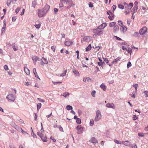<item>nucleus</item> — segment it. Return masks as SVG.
Wrapping results in <instances>:
<instances>
[{"label":"nucleus","instance_id":"nucleus-10","mask_svg":"<svg viewBox=\"0 0 148 148\" xmlns=\"http://www.w3.org/2000/svg\"><path fill=\"white\" fill-rule=\"evenodd\" d=\"M41 64L42 65H43L44 64H48V62L46 59L42 57L41 59Z\"/></svg>","mask_w":148,"mask_h":148},{"label":"nucleus","instance_id":"nucleus-49","mask_svg":"<svg viewBox=\"0 0 148 148\" xmlns=\"http://www.w3.org/2000/svg\"><path fill=\"white\" fill-rule=\"evenodd\" d=\"M82 127L81 125H78L76 127V129L77 131L80 130V129L82 128Z\"/></svg>","mask_w":148,"mask_h":148},{"label":"nucleus","instance_id":"nucleus-23","mask_svg":"<svg viewBox=\"0 0 148 148\" xmlns=\"http://www.w3.org/2000/svg\"><path fill=\"white\" fill-rule=\"evenodd\" d=\"M69 93L68 92H66L63 93L62 96L65 98L68 97L69 95Z\"/></svg>","mask_w":148,"mask_h":148},{"label":"nucleus","instance_id":"nucleus-55","mask_svg":"<svg viewBox=\"0 0 148 148\" xmlns=\"http://www.w3.org/2000/svg\"><path fill=\"white\" fill-rule=\"evenodd\" d=\"M138 136H141V137H143L144 136V134L142 133H139L138 134Z\"/></svg>","mask_w":148,"mask_h":148},{"label":"nucleus","instance_id":"nucleus-58","mask_svg":"<svg viewBox=\"0 0 148 148\" xmlns=\"http://www.w3.org/2000/svg\"><path fill=\"white\" fill-rule=\"evenodd\" d=\"M88 5L90 7H92L93 5L91 2H89L88 3Z\"/></svg>","mask_w":148,"mask_h":148},{"label":"nucleus","instance_id":"nucleus-57","mask_svg":"<svg viewBox=\"0 0 148 148\" xmlns=\"http://www.w3.org/2000/svg\"><path fill=\"white\" fill-rule=\"evenodd\" d=\"M4 68L5 70H8V66L7 65H5L4 66Z\"/></svg>","mask_w":148,"mask_h":148},{"label":"nucleus","instance_id":"nucleus-28","mask_svg":"<svg viewBox=\"0 0 148 148\" xmlns=\"http://www.w3.org/2000/svg\"><path fill=\"white\" fill-rule=\"evenodd\" d=\"M133 86L135 88V92L136 93L137 90V87L138 86V84H134L133 85Z\"/></svg>","mask_w":148,"mask_h":148},{"label":"nucleus","instance_id":"nucleus-32","mask_svg":"<svg viewBox=\"0 0 148 148\" xmlns=\"http://www.w3.org/2000/svg\"><path fill=\"white\" fill-rule=\"evenodd\" d=\"M66 108L68 110H71L73 109L72 107L70 106V105H67L66 106Z\"/></svg>","mask_w":148,"mask_h":148},{"label":"nucleus","instance_id":"nucleus-59","mask_svg":"<svg viewBox=\"0 0 148 148\" xmlns=\"http://www.w3.org/2000/svg\"><path fill=\"white\" fill-rule=\"evenodd\" d=\"M103 60L106 63H108L109 62V61L107 58H103Z\"/></svg>","mask_w":148,"mask_h":148},{"label":"nucleus","instance_id":"nucleus-15","mask_svg":"<svg viewBox=\"0 0 148 148\" xmlns=\"http://www.w3.org/2000/svg\"><path fill=\"white\" fill-rule=\"evenodd\" d=\"M106 106L108 108H114V105L113 103H107L106 104Z\"/></svg>","mask_w":148,"mask_h":148},{"label":"nucleus","instance_id":"nucleus-31","mask_svg":"<svg viewBox=\"0 0 148 148\" xmlns=\"http://www.w3.org/2000/svg\"><path fill=\"white\" fill-rule=\"evenodd\" d=\"M37 4L36 3L35 1H33L32 3V6L34 8Z\"/></svg>","mask_w":148,"mask_h":148},{"label":"nucleus","instance_id":"nucleus-35","mask_svg":"<svg viewBox=\"0 0 148 148\" xmlns=\"http://www.w3.org/2000/svg\"><path fill=\"white\" fill-rule=\"evenodd\" d=\"M114 30L115 31H117L119 30V27L117 25L115 26L114 27Z\"/></svg>","mask_w":148,"mask_h":148},{"label":"nucleus","instance_id":"nucleus-51","mask_svg":"<svg viewBox=\"0 0 148 148\" xmlns=\"http://www.w3.org/2000/svg\"><path fill=\"white\" fill-rule=\"evenodd\" d=\"M31 135L34 138L36 137V135L33 132V131L31 133Z\"/></svg>","mask_w":148,"mask_h":148},{"label":"nucleus","instance_id":"nucleus-48","mask_svg":"<svg viewBox=\"0 0 148 148\" xmlns=\"http://www.w3.org/2000/svg\"><path fill=\"white\" fill-rule=\"evenodd\" d=\"M139 33L138 32H135L133 34V36L135 37H137L138 36Z\"/></svg>","mask_w":148,"mask_h":148},{"label":"nucleus","instance_id":"nucleus-53","mask_svg":"<svg viewBox=\"0 0 148 148\" xmlns=\"http://www.w3.org/2000/svg\"><path fill=\"white\" fill-rule=\"evenodd\" d=\"M58 128H59L61 132H63V128L62 127L59 125L58 126Z\"/></svg>","mask_w":148,"mask_h":148},{"label":"nucleus","instance_id":"nucleus-42","mask_svg":"<svg viewBox=\"0 0 148 148\" xmlns=\"http://www.w3.org/2000/svg\"><path fill=\"white\" fill-rule=\"evenodd\" d=\"M66 70L63 73H62L60 75V76L63 77L65 76L66 75Z\"/></svg>","mask_w":148,"mask_h":148},{"label":"nucleus","instance_id":"nucleus-62","mask_svg":"<svg viewBox=\"0 0 148 148\" xmlns=\"http://www.w3.org/2000/svg\"><path fill=\"white\" fill-rule=\"evenodd\" d=\"M104 63V62H98V64L99 66H101Z\"/></svg>","mask_w":148,"mask_h":148},{"label":"nucleus","instance_id":"nucleus-54","mask_svg":"<svg viewBox=\"0 0 148 148\" xmlns=\"http://www.w3.org/2000/svg\"><path fill=\"white\" fill-rule=\"evenodd\" d=\"M21 8L19 7H18L16 9L15 11V12L17 14Z\"/></svg>","mask_w":148,"mask_h":148},{"label":"nucleus","instance_id":"nucleus-60","mask_svg":"<svg viewBox=\"0 0 148 148\" xmlns=\"http://www.w3.org/2000/svg\"><path fill=\"white\" fill-rule=\"evenodd\" d=\"M127 52L129 53H130V54H131L132 52V50L131 49L129 48L128 49H127Z\"/></svg>","mask_w":148,"mask_h":148},{"label":"nucleus","instance_id":"nucleus-44","mask_svg":"<svg viewBox=\"0 0 148 148\" xmlns=\"http://www.w3.org/2000/svg\"><path fill=\"white\" fill-rule=\"evenodd\" d=\"M54 11L55 14H57L58 12V9L56 8H54Z\"/></svg>","mask_w":148,"mask_h":148},{"label":"nucleus","instance_id":"nucleus-22","mask_svg":"<svg viewBox=\"0 0 148 148\" xmlns=\"http://www.w3.org/2000/svg\"><path fill=\"white\" fill-rule=\"evenodd\" d=\"M85 130V128L82 127V128L80 129L79 130H78L77 132V133L78 134H80L82 133Z\"/></svg>","mask_w":148,"mask_h":148},{"label":"nucleus","instance_id":"nucleus-56","mask_svg":"<svg viewBox=\"0 0 148 148\" xmlns=\"http://www.w3.org/2000/svg\"><path fill=\"white\" fill-rule=\"evenodd\" d=\"M37 99L38 100L44 103L45 101L43 99H42L40 98H37Z\"/></svg>","mask_w":148,"mask_h":148},{"label":"nucleus","instance_id":"nucleus-25","mask_svg":"<svg viewBox=\"0 0 148 148\" xmlns=\"http://www.w3.org/2000/svg\"><path fill=\"white\" fill-rule=\"evenodd\" d=\"M100 87L101 89H103V90L104 91L106 90V86L104 85L103 84H102L100 86Z\"/></svg>","mask_w":148,"mask_h":148},{"label":"nucleus","instance_id":"nucleus-47","mask_svg":"<svg viewBox=\"0 0 148 148\" xmlns=\"http://www.w3.org/2000/svg\"><path fill=\"white\" fill-rule=\"evenodd\" d=\"M132 65V64L130 62H128L127 64V68H129Z\"/></svg>","mask_w":148,"mask_h":148},{"label":"nucleus","instance_id":"nucleus-5","mask_svg":"<svg viewBox=\"0 0 148 148\" xmlns=\"http://www.w3.org/2000/svg\"><path fill=\"white\" fill-rule=\"evenodd\" d=\"M147 29L146 27H144L140 29L139 33L140 35L145 34L147 32Z\"/></svg>","mask_w":148,"mask_h":148},{"label":"nucleus","instance_id":"nucleus-61","mask_svg":"<svg viewBox=\"0 0 148 148\" xmlns=\"http://www.w3.org/2000/svg\"><path fill=\"white\" fill-rule=\"evenodd\" d=\"M118 24H119V25H123V22H122L121 21V20H119L118 21Z\"/></svg>","mask_w":148,"mask_h":148},{"label":"nucleus","instance_id":"nucleus-16","mask_svg":"<svg viewBox=\"0 0 148 148\" xmlns=\"http://www.w3.org/2000/svg\"><path fill=\"white\" fill-rule=\"evenodd\" d=\"M50 7V6L49 5H46L42 10H44L45 12L46 13L49 10Z\"/></svg>","mask_w":148,"mask_h":148},{"label":"nucleus","instance_id":"nucleus-64","mask_svg":"<svg viewBox=\"0 0 148 148\" xmlns=\"http://www.w3.org/2000/svg\"><path fill=\"white\" fill-rule=\"evenodd\" d=\"M144 93L145 94V97H148V91H145L144 92Z\"/></svg>","mask_w":148,"mask_h":148},{"label":"nucleus","instance_id":"nucleus-29","mask_svg":"<svg viewBox=\"0 0 148 148\" xmlns=\"http://www.w3.org/2000/svg\"><path fill=\"white\" fill-rule=\"evenodd\" d=\"M42 104L41 103H38L37 104V109L38 111L40 108L41 107Z\"/></svg>","mask_w":148,"mask_h":148},{"label":"nucleus","instance_id":"nucleus-26","mask_svg":"<svg viewBox=\"0 0 148 148\" xmlns=\"http://www.w3.org/2000/svg\"><path fill=\"white\" fill-rule=\"evenodd\" d=\"M138 9V6H134L133 8L132 9V10L134 12L132 14H133L134 13L136 12L137 10Z\"/></svg>","mask_w":148,"mask_h":148},{"label":"nucleus","instance_id":"nucleus-36","mask_svg":"<svg viewBox=\"0 0 148 148\" xmlns=\"http://www.w3.org/2000/svg\"><path fill=\"white\" fill-rule=\"evenodd\" d=\"M60 2H61V3H60L59 4V7L60 8H62L64 6V3H63L62 1V0H60Z\"/></svg>","mask_w":148,"mask_h":148},{"label":"nucleus","instance_id":"nucleus-24","mask_svg":"<svg viewBox=\"0 0 148 148\" xmlns=\"http://www.w3.org/2000/svg\"><path fill=\"white\" fill-rule=\"evenodd\" d=\"M121 59V58L120 57H118L115 59L112 62V63L113 64L114 63H116L117 62L119 61Z\"/></svg>","mask_w":148,"mask_h":148},{"label":"nucleus","instance_id":"nucleus-6","mask_svg":"<svg viewBox=\"0 0 148 148\" xmlns=\"http://www.w3.org/2000/svg\"><path fill=\"white\" fill-rule=\"evenodd\" d=\"M41 129L40 130V131L38 132L37 134L38 136L40 137H41L42 136H44V130L43 128L42 124V123H41Z\"/></svg>","mask_w":148,"mask_h":148},{"label":"nucleus","instance_id":"nucleus-2","mask_svg":"<svg viewBox=\"0 0 148 148\" xmlns=\"http://www.w3.org/2000/svg\"><path fill=\"white\" fill-rule=\"evenodd\" d=\"M96 115L95 116L94 120L95 121L97 122L99 121L101 118L102 115L101 112L99 110H97L96 112Z\"/></svg>","mask_w":148,"mask_h":148},{"label":"nucleus","instance_id":"nucleus-45","mask_svg":"<svg viewBox=\"0 0 148 148\" xmlns=\"http://www.w3.org/2000/svg\"><path fill=\"white\" fill-rule=\"evenodd\" d=\"M76 122L78 124H80L81 123V119L79 118L77 119L76 120Z\"/></svg>","mask_w":148,"mask_h":148},{"label":"nucleus","instance_id":"nucleus-50","mask_svg":"<svg viewBox=\"0 0 148 148\" xmlns=\"http://www.w3.org/2000/svg\"><path fill=\"white\" fill-rule=\"evenodd\" d=\"M11 126L13 127H14V128H15V127L16 126H17V125H16L15 123H11Z\"/></svg>","mask_w":148,"mask_h":148},{"label":"nucleus","instance_id":"nucleus-13","mask_svg":"<svg viewBox=\"0 0 148 148\" xmlns=\"http://www.w3.org/2000/svg\"><path fill=\"white\" fill-rule=\"evenodd\" d=\"M32 60L34 61V64H36V62L37 60L40 61V59H39L38 57L35 56H32Z\"/></svg>","mask_w":148,"mask_h":148},{"label":"nucleus","instance_id":"nucleus-17","mask_svg":"<svg viewBox=\"0 0 148 148\" xmlns=\"http://www.w3.org/2000/svg\"><path fill=\"white\" fill-rule=\"evenodd\" d=\"M107 26V24L106 23H102L101 25L100 26H99L98 27H99V28H101L102 29H103Z\"/></svg>","mask_w":148,"mask_h":148},{"label":"nucleus","instance_id":"nucleus-34","mask_svg":"<svg viewBox=\"0 0 148 148\" xmlns=\"http://www.w3.org/2000/svg\"><path fill=\"white\" fill-rule=\"evenodd\" d=\"M12 0H7L6 2V4L7 6H9L11 3Z\"/></svg>","mask_w":148,"mask_h":148},{"label":"nucleus","instance_id":"nucleus-39","mask_svg":"<svg viewBox=\"0 0 148 148\" xmlns=\"http://www.w3.org/2000/svg\"><path fill=\"white\" fill-rule=\"evenodd\" d=\"M94 123V121L92 119H91L90 120V126H92Z\"/></svg>","mask_w":148,"mask_h":148},{"label":"nucleus","instance_id":"nucleus-33","mask_svg":"<svg viewBox=\"0 0 148 148\" xmlns=\"http://www.w3.org/2000/svg\"><path fill=\"white\" fill-rule=\"evenodd\" d=\"M116 23L115 22H113L111 23L109 25V26L110 27H112L114 26L116 24Z\"/></svg>","mask_w":148,"mask_h":148},{"label":"nucleus","instance_id":"nucleus-41","mask_svg":"<svg viewBox=\"0 0 148 148\" xmlns=\"http://www.w3.org/2000/svg\"><path fill=\"white\" fill-rule=\"evenodd\" d=\"M114 141L115 143H116L117 144H121V142L119 140L115 139L114 140Z\"/></svg>","mask_w":148,"mask_h":148},{"label":"nucleus","instance_id":"nucleus-40","mask_svg":"<svg viewBox=\"0 0 148 148\" xmlns=\"http://www.w3.org/2000/svg\"><path fill=\"white\" fill-rule=\"evenodd\" d=\"M12 48L14 51H16L18 50V47H16L14 45H12Z\"/></svg>","mask_w":148,"mask_h":148},{"label":"nucleus","instance_id":"nucleus-1","mask_svg":"<svg viewBox=\"0 0 148 148\" xmlns=\"http://www.w3.org/2000/svg\"><path fill=\"white\" fill-rule=\"evenodd\" d=\"M93 32L97 35L99 36L103 34V30L101 28L98 27L97 28L93 30Z\"/></svg>","mask_w":148,"mask_h":148},{"label":"nucleus","instance_id":"nucleus-8","mask_svg":"<svg viewBox=\"0 0 148 148\" xmlns=\"http://www.w3.org/2000/svg\"><path fill=\"white\" fill-rule=\"evenodd\" d=\"M133 3H130L129 5H128L125 8V10L127 11H130V10H131L132 8L133 7Z\"/></svg>","mask_w":148,"mask_h":148},{"label":"nucleus","instance_id":"nucleus-9","mask_svg":"<svg viewBox=\"0 0 148 148\" xmlns=\"http://www.w3.org/2000/svg\"><path fill=\"white\" fill-rule=\"evenodd\" d=\"M120 30L122 33H124L127 30V28L124 25L121 26L120 28Z\"/></svg>","mask_w":148,"mask_h":148},{"label":"nucleus","instance_id":"nucleus-20","mask_svg":"<svg viewBox=\"0 0 148 148\" xmlns=\"http://www.w3.org/2000/svg\"><path fill=\"white\" fill-rule=\"evenodd\" d=\"M24 70L26 74L28 75H29L30 74V71L26 67H24Z\"/></svg>","mask_w":148,"mask_h":148},{"label":"nucleus","instance_id":"nucleus-7","mask_svg":"<svg viewBox=\"0 0 148 148\" xmlns=\"http://www.w3.org/2000/svg\"><path fill=\"white\" fill-rule=\"evenodd\" d=\"M46 14V13L44 10L42 9V10H38V15L39 17H43Z\"/></svg>","mask_w":148,"mask_h":148},{"label":"nucleus","instance_id":"nucleus-27","mask_svg":"<svg viewBox=\"0 0 148 148\" xmlns=\"http://www.w3.org/2000/svg\"><path fill=\"white\" fill-rule=\"evenodd\" d=\"M91 48V46L90 44L86 48V51H87L90 50Z\"/></svg>","mask_w":148,"mask_h":148},{"label":"nucleus","instance_id":"nucleus-21","mask_svg":"<svg viewBox=\"0 0 148 148\" xmlns=\"http://www.w3.org/2000/svg\"><path fill=\"white\" fill-rule=\"evenodd\" d=\"M42 140L44 142H46L47 140V138L46 136H45L44 135V136H42L41 137H40Z\"/></svg>","mask_w":148,"mask_h":148},{"label":"nucleus","instance_id":"nucleus-14","mask_svg":"<svg viewBox=\"0 0 148 148\" xmlns=\"http://www.w3.org/2000/svg\"><path fill=\"white\" fill-rule=\"evenodd\" d=\"M122 144H124L125 145L127 146H130L131 144V143L128 140L123 141Z\"/></svg>","mask_w":148,"mask_h":148},{"label":"nucleus","instance_id":"nucleus-38","mask_svg":"<svg viewBox=\"0 0 148 148\" xmlns=\"http://www.w3.org/2000/svg\"><path fill=\"white\" fill-rule=\"evenodd\" d=\"M118 7L119 8L121 9H123L124 8V6L121 4H119L118 5Z\"/></svg>","mask_w":148,"mask_h":148},{"label":"nucleus","instance_id":"nucleus-30","mask_svg":"<svg viewBox=\"0 0 148 148\" xmlns=\"http://www.w3.org/2000/svg\"><path fill=\"white\" fill-rule=\"evenodd\" d=\"M14 128L20 132H21V131L22 130V129L20 127L18 126L17 125L16 126V127Z\"/></svg>","mask_w":148,"mask_h":148},{"label":"nucleus","instance_id":"nucleus-37","mask_svg":"<svg viewBox=\"0 0 148 148\" xmlns=\"http://www.w3.org/2000/svg\"><path fill=\"white\" fill-rule=\"evenodd\" d=\"M34 25L36 29H38L40 27L41 24L40 23H39L38 24H36V25Z\"/></svg>","mask_w":148,"mask_h":148},{"label":"nucleus","instance_id":"nucleus-11","mask_svg":"<svg viewBox=\"0 0 148 148\" xmlns=\"http://www.w3.org/2000/svg\"><path fill=\"white\" fill-rule=\"evenodd\" d=\"M89 141L93 143H98L97 140L94 137H92Z\"/></svg>","mask_w":148,"mask_h":148},{"label":"nucleus","instance_id":"nucleus-52","mask_svg":"<svg viewBox=\"0 0 148 148\" xmlns=\"http://www.w3.org/2000/svg\"><path fill=\"white\" fill-rule=\"evenodd\" d=\"M22 132V133H23V134H24L25 135L28 134L26 132L23 131L22 130H22H21V132Z\"/></svg>","mask_w":148,"mask_h":148},{"label":"nucleus","instance_id":"nucleus-63","mask_svg":"<svg viewBox=\"0 0 148 148\" xmlns=\"http://www.w3.org/2000/svg\"><path fill=\"white\" fill-rule=\"evenodd\" d=\"M16 16H13L12 17V21H16Z\"/></svg>","mask_w":148,"mask_h":148},{"label":"nucleus","instance_id":"nucleus-3","mask_svg":"<svg viewBox=\"0 0 148 148\" xmlns=\"http://www.w3.org/2000/svg\"><path fill=\"white\" fill-rule=\"evenodd\" d=\"M64 4L65 5H68L70 6V7H71L75 5V4L73 3L72 0H62Z\"/></svg>","mask_w":148,"mask_h":148},{"label":"nucleus","instance_id":"nucleus-18","mask_svg":"<svg viewBox=\"0 0 148 148\" xmlns=\"http://www.w3.org/2000/svg\"><path fill=\"white\" fill-rule=\"evenodd\" d=\"M73 73L76 76L78 77L79 76L80 74L79 73V72L77 71L76 70L74 69H73Z\"/></svg>","mask_w":148,"mask_h":148},{"label":"nucleus","instance_id":"nucleus-43","mask_svg":"<svg viewBox=\"0 0 148 148\" xmlns=\"http://www.w3.org/2000/svg\"><path fill=\"white\" fill-rule=\"evenodd\" d=\"M95 93H96V92L95 90L92 91L91 92V95H92V96L93 97H95Z\"/></svg>","mask_w":148,"mask_h":148},{"label":"nucleus","instance_id":"nucleus-46","mask_svg":"<svg viewBox=\"0 0 148 148\" xmlns=\"http://www.w3.org/2000/svg\"><path fill=\"white\" fill-rule=\"evenodd\" d=\"M6 28V27H3L2 28L1 30V34L2 35L3 33H4L5 31V29Z\"/></svg>","mask_w":148,"mask_h":148},{"label":"nucleus","instance_id":"nucleus-4","mask_svg":"<svg viewBox=\"0 0 148 148\" xmlns=\"http://www.w3.org/2000/svg\"><path fill=\"white\" fill-rule=\"evenodd\" d=\"M6 98L9 101L13 102L15 99V97L12 94H10L8 95L6 97Z\"/></svg>","mask_w":148,"mask_h":148},{"label":"nucleus","instance_id":"nucleus-19","mask_svg":"<svg viewBox=\"0 0 148 148\" xmlns=\"http://www.w3.org/2000/svg\"><path fill=\"white\" fill-rule=\"evenodd\" d=\"M91 37L88 36H85L83 38V40L84 41L88 42L90 41V40Z\"/></svg>","mask_w":148,"mask_h":148},{"label":"nucleus","instance_id":"nucleus-12","mask_svg":"<svg viewBox=\"0 0 148 148\" xmlns=\"http://www.w3.org/2000/svg\"><path fill=\"white\" fill-rule=\"evenodd\" d=\"M72 41H70L68 39H67L64 42L65 45L67 46H70L72 44Z\"/></svg>","mask_w":148,"mask_h":148}]
</instances>
